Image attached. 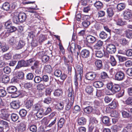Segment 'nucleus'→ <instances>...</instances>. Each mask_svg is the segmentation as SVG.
<instances>
[{
	"instance_id": "30",
	"label": "nucleus",
	"mask_w": 132,
	"mask_h": 132,
	"mask_svg": "<svg viewBox=\"0 0 132 132\" xmlns=\"http://www.w3.org/2000/svg\"><path fill=\"white\" fill-rule=\"evenodd\" d=\"M126 7L125 4L123 3H120L118 4L117 6L118 9L119 11L123 10Z\"/></svg>"
},
{
	"instance_id": "44",
	"label": "nucleus",
	"mask_w": 132,
	"mask_h": 132,
	"mask_svg": "<svg viewBox=\"0 0 132 132\" xmlns=\"http://www.w3.org/2000/svg\"><path fill=\"white\" fill-rule=\"evenodd\" d=\"M5 28L7 29V31L9 30L10 28L12 26V23L10 21H8L5 23Z\"/></svg>"
},
{
	"instance_id": "37",
	"label": "nucleus",
	"mask_w": 132,
	"mask_h": 132,
	"mask_svg": "<svg viewBox=\"0 0 132 132\" xmlns=\"http://www.w3.org/2000/svg\"><path fill=\"white\" fill-rule=\"evenodd\" d=\"M108 34L104 31L101 32L99 35L100 37L103 39H105L107 38Z\"/></svg>"
},
{
	"instance_id": "24",
	"label": "nucleus",
	"mask_w": 132,
	"mask_h": 132,
	"mask_svg": "<svg viewBox=\"0 0 132 132\" xmlns=\"http://www.w3.org/2000/svg\"><path fill=\"white\" fill-rule=\"evenodd\" d=\"M85 90L87 93L90 94H92L93 88L91 86H88L86 88Z\"/></svg>"
},
{
	"instance_id": "25",
	"label": "nucleus",
	"mask_w": 132,
	"mask_h": 132,
	"mask_svg": "<svg viewBox=\"0 0 132 132\" xmlns=\"http://www.w3.org/2000/svg\"><path fill=\"white\" fill-rule=\"evenodd\" d=\"M69 93L68 94V96L69 97H71V101H73L74 99V92L71 88H69Z\"/></svg>"
},
{
	"instance_id": "48",
	"label": "nucleus",
	"mask_w": 132,
	"mask_h": 132,
	"mask_svg": "<svg viewBox=\"0 0 132 132\" xmlns=\"http://www.w3.org/2000/svg\"><path fill=\"white\" fill-rule=\"evenodd\" d=\"M24 73L22 72H18L17 75V77L19 79H24Z\"/></svg>"
},
{
	"instance_id": "13",
	"label": "nucleus",
	"mask_w": 132,
	"mask_h": 132,
	"mask_svg": "<svg viewBox=\"0 0 132 132\" xmlns=\"http://www.w3.org/2000/svg\"><path fill=\"white\" fill-rule=\"evenodd\" d=\"M123 50H119L118 53H119L123 54H126L128 56H132V50H124V52L123 51Z\"/></svg>"
},
{
	"instance_id": "14",
	"label": "nucleus",
	"mask_w": 132,
	"mask_h": 132,
	"mask_svg": "<svg viewBox=\"0 0 132 132\" xmlns=\"http://www.w3.org/2000/svg\"><path fill=\"white\" fill-rule=\"evenodd\" d=\"M88 16H85L83 17L84 20L86 19V20H85L82 22L83 26L85 28L87 27L90 24V22L88 19H87V17Z\"/></svg>"
},
{
	"instance_id": "41",
	"label": "nucleus",
	"mask_w": 132,
	"mask_h": 132,
	"mask_svg": "<svg viewBox=\"0 0 132 132\" xmlns=\"http://www.w3.org/2000/svg\"><path fill=\"white\" fill-rule=\"evenodd\" d=\"M34 81L36 83H39L42 81V78L40 77L39 76H36L34 77Z\"/></svg>"
},
{
	"instance_id": "59",
	"label": "nucleus",
	"mask_w": 132,
	"mask_h": 132,
	"mask_svg": "<svg viewBox=\"0 0 132 132\" xmlns=\"http://www.w3.org/2000/svg\"><path fill=\"white\" fill-rule=\"evenodd\" d=\"M34 78V75L31 73H29L26 76L27 79L28 80H32Z\"/></svg>"
},
{
	"instance_id": "1",
	"label": "nucleus",
	"mask_w": 132,
	"mask_h": 132,
	"mask_svg": "<svg viewBox=\"0 0 132 132\" xmlns=\"http://www.w3.org/2000/svg\"><path fill=\"white\" fill-rule=\"evenodd\" d=\"M26 14L24 13L20 12L17 13L13 17V21L15 23L17 24L19 22L22 23L25 21L26 19Z\"/></svg>"
},
{
	"instance_id": "51",
	"label": "nucleus",
	"mask_w": 132,
	"mask_h": 132,
	"mask_svg": "<svg viewBox=\"0 0 132 132\" xmlns=\"http://www.w3.org/2000/svg\"><path fill=\"white\" fill-rule=\"evenodd\" d=\"M120 42L121 44L123 45H128V42L125 38H123L120 40Z\"/></svg>"
},
{
	"instance_id": "61",
	"label": "nucleus",
	"mask_w": 132,
	"mask_h": 132,
	"mask_svg": "<svg viewBox=\"0 0 132 132\" xmlns=\"http://www.w3.org/2000/svg\"><path fill=\"white\" fill-rule=\"evenodd\" d=\"M112 100V98L110 96H106L104 98L105 101L106 103H109Z\"/></svg>"
},
{
	"instance_id": "28",
	"label": "nucleus",
	"mask_w": 132,
	"mask_h": 132,
	"mask_svg": "<svg viewBox=\"0 0 132 132\" xmlns=\"http://www.w3.org/2000/svg\"><path fill=\"white\" fill-rule=\"evenodd\" d=\"M46 86L44 83H40L37 86V89L39 90H42L45 88Z\"/></svg>"
},
{
	"instance_id": "19",
	"label": "nucleus",
	"mask_w": 132,
	"mask_h": 132,
	"mask_svg": "<svg viewBox=\"0 0 132 132\" xmlns=\"http://www.w3.org/2000/svg\"><path fill=\"white\" fill-rule=\"evenodd\" d=\"M103 85L102 82L100 81H96L93 83V86L96 88H100L102 87Z\"/></svg>"
},
{
	"instance_id": "4",
	"label": "nucleus",
	"mask_w": 132,
	"mask_h": 132,
	"mask_svg": "<svg viewBox=\"0 0 132 132\" xmlns=\"http://www.w3.org/2000/svg\"><path fill=\"white\" fill-rule=\"evenodd\" d=\"M96 76L97 74L95 72H90L86 73L85 78L87 80H93L96 78Z\"/></svg>"
},
{
	"instance_id": "21",
	"label": "nucleus",
	"mask_w": 132,
	"mask_h": 132,
	"mask_svg": "<svg viewBox=\"0 0 132 132\" xmlns=\"http://www.w3.org/2000/svg\"><path fill=\"white\" fill-rule=\"evenodd\" d=\"M93 108L92 106H87L84 109V112L87 114H89L92 112Z\"/></svg>"
},
{
	"instance_id": "43",
	"label": "nucleus",
	"mask_w": 132,
	"mask_h": 132,
	"mask_svg": "<svg viewBox=\"0 0 132 132\" xmlns=\"http://www.w3.org/2000/svg\"><path fill=\"white\" fill-rule=\"evenodd\" d=\"M109 106L110 108L114 109L117 107V103L115 101H113L111 103L109 104Z\"/></svg>"
},
{
	"instance_id": "8",
	"label": "nucleus",
	"mask_w": 132,
	"mask_h": 132,
	"mask_svg": "<svg viewBox=\"0 0 132 132\" xmlns=\"http://www.w3.org/2000/svg\"><path fill=\"white\" fill-rule=\"evenodd\" d=\"M27 63L26 61L24 60H20L18 61V64L16 66L15 69H18L22 67H26L27 66Z\"/></svg>"
},
{
	"instance_id": "64",
	"label": "nucleus",
	"mask_w": 132,
	"mask_h": 132,
	"mask_svg": "<svg viewBox=\"0 0 132 132\" xmlns=\"http://www.w3.org/2000/svg\"><path fill=\"white\" fill-rule=\"evenodd\" d=\"M9 43L11 45L14 44H15L16 42L15 39L14 38L12 37L9 41Z\"/></svg>"
},
{
	"instance_id": "17",
	"label": "nucleus",
	"mask_w": 132,
	"mask_h": 132,
	"mask_svg": "<svg viewBox=\"0 0 132 132\" xmlns=\"http://www.w3.org/2000/svg\"><path fill=\"white\" fill-rule=\"evenodd\" d=\"M103 123L108 126H109L110 123V119L106 116L103 117L102 119Z\"/></svg>"
},
{
	"instance_id": "3",
	"label": "nucleus",
	"mask_w": 132,
	"mask_h": 132,
	"mask_svg": "<svg viewBox=\"0 0 132 132\" xmlns=\"http://www.w3.org/2000/svg\"><path fill=\"white\" fill-rule=\"evenodd\" d=\"M1 117L3 119L8 121L9 120L10 114L8 110L6 109L1 110Z\"/></svg>"
},
{
	"instance_id": "55",
	"label": "nucleus",
	"mask_w": 132,
	"mask_h": 132,
	"mask_svg": "<svg viewBox=\"0 0 132 132\" xmlns=\"http://www.w3.org/2000/svg\"><path fill=\"white\" fill-rule=\"evenodd\" d=\"M117 25L121 26L126 24V22L123 21L121 19H119L117 20L116 22Z\"/></svg>"
},
{
	"instance_id": "9",
	"label": "nucleus",
	"mask_w": 132,
	"mask_h": 132,
	"mask_svg": "<svg viewBox=\"0 0 132 132\" xmlns=\"http://www.w3.org/2000/svg\"><path fill=\"white\" fill-rule=\"evenodd\" d=\"M20 103L18 101H15L11 102L10 103L11 107L14 109H17L20 107Z\"/></svg>"
},
{
	"instance_id": "32",
	"label": "nucleus",
	"mask_w": 132,
	"mask_h": 132,
	"mask_svg": "<svg viewBox=\"0 0 132 132\" xmlns=\"http://www.w3.org/2000/svg\"><path fill=\"white\" fill-rule=\"evenodd\" d=\"M125 32V34L127 38H132V30L129 29H127Z\"/></svg>"
},
{
	"instance_id": "62",
	"label": "nucleus",
	"mask_w": 132,
	"mask_h": 132,
	"mask_svg": "<svg viewBox=\"0 0 132 132\" xmlns=\"http://www.w3.org/2000/svg\"><path fill=\"white\" fill-rule=\"evenodd\" d=\"M32 86V84L30 82H28L24 84V87L25 88L29 89L31 88Z\"/></svg>"
},
{
	"instance_id": "34",
	"label": "nucleus",
	"mask_w": 132,
	"mask_h": 132,
	"mask_svg": "<svg viewBox=\"0 0 132 132\" xmlns=\"http://www.w3.org/2000/svg\"><path fill=\"white\" fill-rule=\"evenodd\" d=\"M102 61L100 60H97L95 62V65L99 69L101 68L102 67Z\"/></svg>"
},
{
	"instance_id": "36",
	"label": "nucleus",
	"mask_w": 132,
	"mask_h": 132,
	"mask_svg": "<svg viewBox=\"0 0 132 132\" xmlns=\"http://www.w3.org/2000/svg\"><path fill=\"white\" fill-rule=\"evenodd\" d=\"M41 105L39 104H36L34 105L32 107L34 110L38 111L41 110Z\"/></svg>"
},
{
	"instance_id": "45",
	"label": "nucleus",
	"mask_w": 132,
	"mask_h": 132,
	"mask_svg": "<svg viewBox=\"0 0 132 132\" xmlns=\"http://www.w3.org/2000/svg\"><path fill=\"white\" fill-rule=\"evenodd\" d=\"M46 39L45 36L40 35L38 37V41L40 43H41L44 41Z\"/></svg>"
},
{
	"instance_id": "56",
	"label": "nucleus",
	"mask_w": 132,
	"mask_h": 132,
	"mask_svg": "<svg viewBox=\"0 0 132 132\" xmlns=\"http://www.w3.org/2000/svg\"><path fill=\"white\" fill-rule=\"evenodd\" d=\"M119 61L120 62H122L126 60V57L120 55L117 56Z\"/></svg>"
},
{
	"instance_id": "60",
	"label": "nucleus",
	"mask_w": 132,
	"mask_h": 132,
	"mask_svg": "<svg viewBox=\"0 0 132 132\" xmlns=\"http://www.w3.org/2000/svg\"><path fill=\"white\" fill-rule=\"evenodd\" d=\"M25 43L22 40L19 41L18 43V49H21L24 45Z\"/></svg>"
},
{
	"instance_id": "50",
	"label": "nucleus",
	"mask_w": 132,
	"mask_h": 132,
	"mask_svg": "<svg viewBox=\"0 0 132 132\" xmlns=\"http://www.w3.org/2000/svg\"><path fill=\"white\" fill-rule=\"evenodd\" d=\"M0 123L1 124L3 125L4 126L7 128V129H9V124L7 122L2 120L0 121Z\"/></svg>"
},
{
	"instance_id": "33",
	"label": "nucleus",
	"mask_w": 132,
	"mask_h": 132,
	"mask_svg": "<svg viewBox=\"0 0 132 132\" xmlns=\"http://www.w3.org/2000/svg\"><path fill=\"white\" fill-rule=\"evenodd\" d=\"M3 9L5 10L8 11L10 8V6L9 3L7 2L5 3L2 5Z\"/></svg>"
},
{
	"instance_id": "20",
	"label": "nucleus",
	"mask_w": 132,
	"mask_h": 132,
	"mask_svg": "<svg viewBox=\"0 0 132 132\" xmlns=\"http://www.w3.org/2000/svg\"><path fill=\"white\" fill-rule=\"evenodd\" d=\"M62 93L63 91L61 89H57L55 90L54 94L55 96H61Z\"/></svg>"
},
{
	"instance_id": "12",
	"label": "nucleus",
	"mask_w": 132,
	"mask_h": 132,
	"mask_svg": "<svg viewBox=\"0 0 132 132\" xmlns=\"http://www.w3.org/2000/svg\"><path fill=\"white\" fill-rule=\"evenodd\" d=\"M86 40L88 43H93L95 42L96 39L94 37L91 35H89L86 37Z\"/></svg>"
},
{
	"instance_id": "5",
	"label": "nucleus",
	"mask_w": 132,
	"mask_h": 132,
	"mask_svg": "<svg viewBox=\"0 0 132 132\" xmlns=\"http://www.w3.org/2000/svg\"><path fill=\"white\" fill-rule=\"evenodd\" d=\"M124 73L122 71L117 72L115 75V79L118 81L122 80L125 78Z\"/></svg>"
},
{
	"instance_id": "22",
	"label": "nucleus",
	"mask_w": 132,
	"mask_h": 132,
	"mask_svg": "<svg viewBox=\"0 0 132 132\" xmlns=\"http://www.w3.org/2000/svg\"><path fill=\"white\" fill-rule=\"evenodd\" d=\"M103 44V42L100 40H98L94 46V48L96 49H100Z\"/></svg>"
},
{
	"instance_id": "57",
	"label": "nucleus",
	"mask_w": 132,
	"mask_h": 132,
	"mask_svg": "<svg viewBox=\"0 0 132 132\" xmlns=\"http://www.w3.org/2000/svg\"><path fill=\"white\" fill-rule=\"evenodd\" d=\"M6 91L4 89H0V96L4 97L6 96Z\"/></svg>"
},
{
	"instance_id": "52",
	"label": "nucleus",
	"mask_w": 132,
	"mask_h": 132,
	"mask_svg": "<svg viewBox=\"0 0 132 132\" xmlns=\"http://www.w3.org/2000/svg\"><path fill=\"white\" fill-rule=\"evenodd\" d=\"M125 103L128 105H132V97L128 98L126 100Z\"/></svg>"
},
{
	"instance_id": "63",
	"label": "nucleus",
	"mask_w": 132,
	"mask_h": 132,
	"mask_svg": "<svg viewBox=\"0 0 132 132\" xmlns=\"http://www.w3.org/2000/svg\"><path fill=\"white\" fill-rule=\"evenodd\" d=\"M108 77V75L106 73L104 72H103L101 73L100 77L102 79H104Z\"/></svg>"
},
{
	"instance_id": "38",
	"label": "nucleus",
	"mask_w": 132,
	"mask_h": 132,
	"mask_svg": "<svg viewBox=\"0 0 132 132\" xmlns=\"http://www.w3.org/2000/svg\"><path fill=\"white\" fill-rule=\"evenodd\" d=\"M113 9L111 8H109L107 9L106 10L108 15L110 17H112L113 14Z\"/></svg>"
},
{
	"instance_id": "40",
	"label": "nucleus",
	"mask_w": 132,
	"mask_h": 132,
	"mask_svg": "<svg viewBox=\"0 0 132 132\" xmlns=\"http://www.w3.org/2000/svg\"><path fill=\"white\" fill-rule=\"evenodd\" d=\"M27 113L26 111L24 109L20 110L19 112V114L22 117H25Z\"/></svg>"
},
{
	"instance_id": "2",
	"label": "nucleus",
	"mask_w": 132,
	"mask_h": 132,
	"mask_svg": "<svg viewBox=\"0 0 132 132\" xmlns=\"http://www.w3.org/2000/svg\"><path fill=\"white\" fill-rule=\"evenodd\" d=\"M7 90L8 93L12 94L13 95H14V96L12 97H16L19 95V94L17 93L18 92H17V88L14 86H9L7 88Z\"/></svg>"
},
{
	"instance_id": "53",
	"label": "nucleus",
	"mask_w": 132,
	"mask_h": 132,
	"mask_svg": "<svg viewBox=\"0 0 132 132\" xmlns=\"http://www.w3.org/2000/svg\"><path fill=\"white\" fill-rule=\"evenodd\" d=\"M3 71L5 73L9 74L11 72V70L9 67H6L4 68Z\"/></svg>"
},
{
	"instance_id": "58",
	"label": "nucleus",
	"mask_w": 132,
	"mask_h": 132,
	"mask_svg": "<svg viewBox=\"0 0 132 132\" xmlns=\"http://www.w3.org/2000/svg\"><path fill=\"white\" fill-rule=\"evenodd\" d=\"M80 110V108L79 106L78 105H75L73 109L74 113H76L77 112H79Z\"/></svg>"
},
{
	"instance_id": "10",
	"label": "nucleus",
	"mask_w": 132,
	"mask_h": 132,
	"mask_svg": "<svg viewBox=\"0 0 132 132\" xmlns=\"http://www.w3.org/2000/svg\"><path fill=\"white\" fill-rule=\"evenodd\" d=\"M65 101L66 102V105L65 106V109L67 110H69L71 108L72 106L73 101H70L69 99L66 98L65 99Z\"/></svg>"
},
{
	"instance_id": "39",
	"label": "nucleus",
	"mask_w": 132,
	"mask_h": 132,
	"mask_svg": "<svg viewBox=\"0 0 132 132\" xmlns=\"http://www.w3.org/2000/svg\"><path fill=\"white\" fill-rule=\"evenodd\" d=\"M103 51H97L96 53V57H101L103 55V53L105 54V51L103 50Z\"/></svg>"
},
{
	"instance_id": "11",
	"label": "nucleus",
	"mask_w": 132,
	"mask_h": 132,
	"mask_svg": "<svg viewBox=\"0 0 132 132\" xmlns=\"http://www.w3.org/2000/svg\"><path fill=\"white\" fill-rule=\"evenodd\" d=\"M10 80V78L8 76L6 75H3L0 78V81L3 83H7Z\"/></svg>"
},
{
	"instance_id": "23",
	"label": "nucleus",
	"mask_w": 132,
	"mask_h": 132,
	"mask_svg": "<svg viewBox=\"0 0 132 132\" xmlns=\"http://www.w3.org/2000/svg\"><path fill=\"white\" fill-rule=\"evenodd\" d=\"M110 60V63L112 66H114L116 65L117 61L113 56L111 55Z\"/></svg>"
},
{
	"instance_id": "46",
	"label": "nucleus",
	"mask_w": 132,
	"mask_h": 132,
	"mask_svg": "<svg viewBox=\"0 0 132 132\" xmlns=\"http://www.w3.org/2000/svg\"><path fill=\"white\" fill-rule=\"evenodd\" d=\"M122 116L125 118H128L130 116V113L125 111H123L122 112Z\"/></svg>"
},
{
	"instance_id": "18",
	"label": "nucleus",
	"mask_w": 132,
	"mask_h": 132,
	"mask_svg": "<svg viewBox=\"0 0 132 132\" xmlns=\"http://www.w3.org/2000/svg\"><path fill=\"white\" fill-rule=\"evenodd\" d=\"M81 53L83 57L86 58L89 56V52L88 50H82Z\"/></svg>"
},
{
	"instance_id": "27",
	"label": "nucleus",
	"mask_w": 132,
	"mask_h": 132,
	"mask_svg": "<svg viewBox=\"0 0 132 132\" xmlns=\"http://www.w3.org/2000/svg\"><path fill=\"white\" fill-rule=\"evenodd\" d=\"M11 118L12 120L15 122L18 119L19 116L16 114L13 113L11 114Z\"/></svg>"
},
{
	"instance_id": "42",
	"label": "nucleus",
	"mask_w": 132,
	"mask_h": 132,
	"mask_svg": "<svg viewBox=\"0 0 132 132\" xmlns=\"http://www.w3.org/2000/svg\"><path fill=\"white\" fill-rule=\"evenodd\" d=\"M82 74L79 73V74L77 73L76 72H75V79L78 81H81L82 79Z\"/></svg>"
},
{
	"instance_id": "29",
	"label": "nucleus",
	"mask_w": 132,
	"mask_h": 132,
	"mask_svg": "<svg viewBox=\"0 0 132 132\" xmlns=\"http://www.w3.org/2000/svg\"><path fill=\"white\" fill-rule=\"evenodd\" d=\"M44 110L43 109H41L38 111L36 113V116L38 118H42L43 115L44 114Z\"/></svg>"
},
{
	"instance_id": "54",
	"label": "nucleus",
	"mask_w": 132,
	"mask_h": 132,
	"mask_svg": "<svg viewBox=\"0 0 132 132\" xmlns=\"http://www.w3.org/2000/svg\"><path fill=\"white\" fill-rule=\"evenodd\" d=\"M49 59V56L46 55H43L42 57V61L44 62L47 61Z\"/></svg>"
},
{
	"instance_id": "26",
	"label": "nucleus",
	"mask_w": 132,
	"mask_h": 132,
	"mask_svg": "<svg viewBox=\"0 0 132 132\" xmlns=\"http://www.w3.org/2000/svg\"><path fill=\"white\" fill-rule=\"evenodd\" d=\"M94 5L98 9H100L103 7V4L100 1H96L94 3Z\"/></svg>"
},
{
	"instance_id": "16",
	"label": "nucleus",
	"mask_w": 132,
	"mask_h": 132,
	"mask_svg": "<svg viewBox=\"0 0 132 132\" xmlns=\"http://www.w3.org/2000/svg\"><path fill=\"white\" fill-rule=\"evenodd\" d=\"M120 90V87L119 85L115 84L113 85L112 92L113 93H115L119 91Z\"/></svg>"
},
{
	"instance_id": "47",
	"label": "nucleus",
	"mask_w": 132,
	"mask_h": 132,
	"mask_svg": "<svg viewBox=\"0 0 132 132\" xmlns=\"http://www.w3.org/2000/svg\"><path fill=\"white\" fill-rule=\"evenodd\" d=\"M54 75L57 77H60L62 75L61 71L60 70H56L54 72Z\"/></svg>"
},
{
	"instance_id": "15",
	"label": "nucleus",
	"mask_w": 132,
	"mask_h": 132,
	"mask_svg": "<svg viewBox=\"0 0 132 132\" xmlns=\"http://www.w3.org/2000/svg\"><path fill=\"white\" fill-rule=\"evenodd\" d=\"M87 120L84 117L79 118L78 119V123L80 125H85L86 122Z\"/></svg>"
},
{
	"instance_id": "31",
	"label": "nucleus",
	"mask_w": 132,
	"mask_h": 132,
	"mask_svg": "<svg viewBox=\"0 0 132 132\" xmlns=\"http://www.w3.org/2000/svg\"><path fill=\"white\" fill-rule=\"evenodd\" d=\"M83 72V70L82 65H78L77 66V70L75 72H76L77 73L79 74L81 73L82 74Z\"/></svg>"
},
{
	"instance_id": "35",
	"label": "nucleus",
	"mask_w": 132,
	"mask_h": 132,
	"mask_svg": "<svg viewBox=\"0 0 132 132\" xmlns=\"http://www.w3.org/2000/svg\"><path fill=\"white\" fill-rule=\"evenodd\" d=\"M65 122V120L63 118H61L58 122V126L60 128H61L63 126Z\"/></svg>"
},
{
	"instance_id": "6",
	"label": "nucleus",
	"mask_w": 132,
	"mask_h": 132,
	"mask_svg": "<svg viewBox=\"0 0 132 132\" xmlns=\"http://www.w3.org/2000/svg\"><path fill=\"white\" fill-rule=\"evenodd\" d=\"M123 14L124 19L128 20L131 18L132 13L131 11L129 9H127L123 12Z\"/></svg>"
},
{
	"instance_id": "49",
	"label": "nucleus",
	"mask_w": 132,
	"mask_h": 132,
	"mask_svg": "<svg viewBox=\"0 0 132 132\" xmlns=\"http://www.w3.org/2000/svg\"><path fill=\"white\" fill-rule=\"evenodd\" d=\"M29 129L30 131L32 132H36L37 130V126L34 125H31L30 126Z\"/></svg>"
},
{
	"instance_id": "7",
	"label": "nucleus",
	"mask_w": 132,
	"mask_h": 132,
	"mask_svg": "<svg viewBox=\"0 0 132 132\" xmlns=\"http://www.w3.org/2000/svg\"><path fill=\"white\" fill-rule=\"evenodd\" d=\"M33 101L34 100L32 98H30L27 101L25 105V106L27 109L29 110L33 105Z\"/></svg>"
}]
</instances>
